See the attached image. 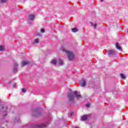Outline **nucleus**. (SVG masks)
<instances>
[{"instance_id":"nucleus-26","label":"nucleus","mask_w":128,"mask_h":128,"mask_svg":"<svg viewBox=\"0 0 128 128\" xmlns=\"http://www.w3.org/2000/svg\"><path fill=\"white\" fill-rule=\"evenodd\" d=\"M86 106H90V104H86Z\"/></svg>"},{"instance_id":"nucleus-1","label":"nucleus","mask_w":128,"mask_h":128,"mask_svg":"<svg viewBox=\"0 0 128 128\" xmlns=\"http://www.w3.org/2000/svg\"><path fill=\"white\" fill-rule=\"evenodd\" d=\"M68 98L69 100V102H71L72 104H74V96L78 100V98H82V96L80 94H78V91L75 90L70 91V92L68 93Z\"/></svg>"},{"instance_id":"nucleus-14","label":"nucleus","mask_w":128,"mask_h":128,"mask_svg":"<svg viewBox=\"0 0 128 128\" xmlns=\"http://www.w3.org/2000/svg\"><path fill=\"white\" fill-rule=\"evenodd\" d=\"M26 64H28V62L26 61H24L22 62V66H26Z\"/></svg>"},{"instance_id":"nucleus-10","label":"nucleus","mask_w":128,"mask_h":128,"mask_svg":"<svg viewBox=\"0 0 128 128\" xmlns=\"http://www.w3.org/2000/svg\"><path fill=\"white\" fill-rule=\"evenodd\" d=\"M28 20H34V15H30L28 16Z\"/></svg>"},{"instance_id":"nucleus-9","label":"nucleus","mask_w":128,"mask_h":128,"mask_svg":"<svg viewBox=\"0 0 128 128\" xmlns=\"http://www.w3.org/2000/svg\"><path fill=\"white\" fill-rule=\"evenodd\" d=\"M116 46L117 50H122V47L120 46V44H118V42H116Z\"/></svg>"},{"instance_id":"nucleus-25","label":"nucleus","mask_w":128,"mask_h":128,"mask_svg":"<svg viewBox=\"0 0 128 128\" xmlns=\"http://www.w3.org/2000/svg\"><path fill=\"white\" fill-rule=\"evenodd\" d=\"M13 88H16V84H14L13 86Z\"/></svg>"},{"instance_id":"nucleus-2","label":"nucleus","mask_w":128,"mask_h":128,"mask_svg":"<svg viewBox=\"0 0 128 128\" xmlns=\"http://www.w3.org/2000/svg\"><path fill=\"white\" fill-rule=\"evenodd\" d=\"M60 50L63 52H66V54H68L69 60H74V53L66 50V48H64V47H62Z\"/></svg>"},{"instance_id":"nucleus-5","label":"nucleus","mask_w":128,"mask_h":128,"mask_svg":"<svg viewBox=\"0 0 128 128\" xmlns=\"http://www.w3.org/2000/svg\"><path fill=\"white\" fill-rule=\"evenodd\" d=\"M18 63H16L14 65L13 72L15 74H16V72H18Z\"/></svg>"},{"instance_id":"nucleus-11","label":"nucleus","mask_w":128,"mask_h":128,"mask_svg":"<svg viewBox=\"0 0 128 128\" xmlns=\"http://www.w3.org/2000/svg\"><path fill=\"white\" fill-rule=\"evenodd\" d=\"M7 110H8L7 106H6V107L2 106L0 110L1 112H6Z\"/></svg>"},{"instance_id":"nucleus-3","label":"nucleus","mask_w":128,"mask_h":128,"mask_svg":"<svg viewBox=\"0 0 128 128\" xmlns=\"http://www.w3.org/2000/svg\"><path fill=\"white\" fill-rule=\"evenodd\" d=\"M40 109H34L32 110V116H38L40 114Z\"/></svg>"},{"instance_id":"nucleus-13","label":"nucleus","mask_w":128,"mask_h":128,"mask_svg":"<svg viewBox=\"0 0 128 128\" xmlns=\"http://www.w3.org/2000/svg\"><path fill=\"white\" fill-rule=\"evenodd\" d=\"M72 30V32H78V28H73Z\"/></svg>"},{"instance_id":"nucleus-4","label":"nucleus","mask_w":128,"mask_h":128,"mask_svg":"<svg viewBox=\"0 0 128 128\" xmlns=\"http://www.w3.org/2000/svg\"><path fill=\"white\" fill-rule=\"evenodd\" d=\"M48 126V123L42 124L38 125H35L32 126V128H46Z\"/></svg>"},{"instance_id":"nucleus-19","label":"nucleus","mask_w":128,"mask_h":128,"mask_svg":"<svg viewBox=\"0 0 128 128\" xmlns=\"http://www.w3.org/2000/svg\"><path fill=\"white\" fill-rule=\"evenodd\" d=\"M38 42H40V40H38V38L35 39L34 40V42L35 44H38Z\"/></svg>"},{"instance_id":"nucleus-6","label":"nucleus","mask_w":128,"mask_h":128,"mask_svg":"<svg viewBox=\"0 0 128 128\" xmlns=\"http://www.w3.org/2000/svg\"><path fill=\"white\" fill-rule=\"evenodd\" d=\"M116 54V52L114 50H109L108 52V56H114Z\"/></svg>"},{"instance_id":"nucleus-7","label":"nucleus","mask_w":128,"mask_h":128,"mask_svg":"<svg viewBox=\"0 0 128 128\" xmlns=\"http://www.w3.org/2000/svg\"><path fill=\"white\" fill-rule=\"evenodd\" d=\"M80 84L81 86L84 87L86 85V80H82V81L80 82Z\"/></svg>"},{"instance_id":"nucleus-17","label":"nucleus","mask_w":128,"mask_h":128,"mask_svg":"<svg viewBox=\"0 0 128 128\" xmlns=\"http://www.w3.org/2000/svg\"><path fill=\"white\" fill-rule=\"evenodd\" d=\"M120 76H121V78H122L123 80H125L126 78V76L124 74H120Z\"/></svg>"},{"instance_id":"nucleus-22","label":"nucleus","mask_w":128,"mask_h":128,"mask_svg":"<svg viewBox=\"0 0 128 128\" xmlns=\"http://www.w3.org/2000/svg\"><path fill=\"white\" fill-rule=\"evenodd\" d=\"M70 118H72V116H74V112H72L71 113H70Z\"/></svg>"},{"instance_id":"nucleus-20","label":"nucleus","mask_w":128,"mask_h":128,"mask_svg":"<svg viewBox=\"0 0 128 128\" xmlns=\"http://www.w3.org/2000/svg\"><path fill=\"white\" fill-rule=\"evenodd\" d=\"M8 0H0V2L1 4H4L6 2V1Z\"/></svg>"},{"instance_id":"nucleus-18","label":"nucleus","mask_w":128,"mask_h":128,"mask_svg":"<svg viewBox=\"0 0 128 128\" xmlns=\"http://www.w3.org/2000/svg\"><path fill=\"white\" fill-rule=\"evenodd\" d=\"M4 48L2 46H0V52H4Z\"/></svg>"},{"instance_id":"nucleus-12","label":"nucleus","mask_w":128,"mask_h":128,"mask_svg":"<svg viewBox=\"0 0 128 128\" xmlns=\"http://www.w3.org/2000/svg\"><path fill=\"white\" fill-rule=\"evenodd\" d=\"M90 25L92 26H94V28H96V26H98V24H96V23L94 24L92 22H90Z\"/></svg>"},{"instance_id":"nucleus-16","label":"nucleus","mask_w":128,"mask_h":128,"mask_svg":"<svg viewBox=\"0 0 128 128\" xmlns=\"http://www.w3.org/2000/svg\"><path fill=\"white\" fill-rule=\"evenodd\" d=\"M51 64H56V60L54 59V60L51 62Z\"/></svg>"},{"instance_id":"nucleus-24","label":"nucleus","mask_w":128,"mask_h":128,"mask_svg":"<svg viewBox=\"0 0 128 128\" xmlns=\"http://www.w3.org/2000/svg\"><path fill=\"white\" fill-rule=\"evenodd\" d=\"M7 114H4L3 115V118H6V115H7Z\"/></svg>"},{"instance_id":"nucleus-23","label":"nucleus","mask_w":128,"mask_h":128,"mask_svg":"<svg viewBox=\"0 0 128 128\" xmlns=\"http://www.w3.org/2000/svg\"><path fill=\"white\" fill-rule=\"evenodd\" d=\"M41 32H44V28L41 29Z\"/></svg>"},{"instance_id":"nucleus-8","label":"nucleus","mask_w":128,"mask_h":128,"mask_svg":"<svg viewBox=\"0 0 128 128\" xmlns=\"http://www.w3.org/2000/svg\"><path fill=\"white\" fill-rule=\"evenodd\" d=\"M88 115H84L81 117V120L84 122L88 120Z\"/></svg>"},{"instance_id":"nucleus-21","label":"nucleus","mask_w":128,"mask_h":128,"mask_svg":"<svg viewBox=\"0 0 128 128\" xmlns=\"http://www.w3.org/2000/svg\"><path fill=\"white\" fill-rule=\"evenodd\" d=\"M26 92V90L24 88H23L22 89V92Z\"/></svg>"},{"instance_id":"nucleus-15","label":"nucleus","mask_w":128,"mask_h":128,"mask_svg":"<svg viewBox=\"0 0 128 128\" xmlns=\"http://www.w3.org/2000/svg\"><path fill=\"white\" fill-rule=\"evenodd\" d=\"M59 64L60 66H62L64 64V61L61 59L59 60Z\"/></svg>"},{"instance_id":"nucleus-27","label":"nucleus","mask_w":128,"mask_h":128,"mask_svg":"<svg viewBox=\"0 0 128 128\" xmlns=\"http://www.w3.org/2000/svg\"><path fill=\"white\" fill-rule=\"evenodd\" d=\"M101 2H104V0H100Z\"/></svg>"}]
</instances>
